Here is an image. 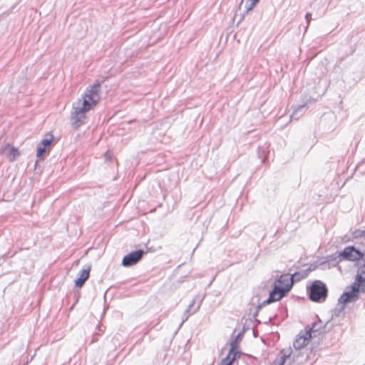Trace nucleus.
<instances>
[{"instance_id": "nucleus-15", "label": "nucleus", "mask_w": 365, "mask_h": 365, "mask_svg": "<svg viewBox=\"0 0 365 365\" xmlns=\"http://www.w3.org/2000/svg\"><path fill=\"white\" fill-rule=\"evenodd\" d=\"M326 327H327V324L323 327L324 330L321 331V329L322 328V322L321 321H319L318 322H314V323H313L312 327L310 328V329L309 331H307V332H309L312 334V333L320 331V332L322 333L323 331H325Z\"/></svg>"}, {"instance_id": "nucleus-26", "label": "nucleus", "mask_w": 365, "mask_h": 365, "mask_svg": "<svg viewBox=\"0 0 365 365\" xmlns=\"http://www.w3.org/2000/svg\"><path fill=\"white\" fill-rule=\"evenodd\" d=\"M344 306H342V307L340 308V309H339V312H343V310H344Z\"/></svg>"}, {"instance_id": "nucleus-25", "label": "nucleus", "mask_w": 365, "mask_h": 365, "mask_svg": "<svg viewBox=\"0 0 365 365\" xmlns=\"http://www.w3.org/2000/svg\"><path fill=\"white\" fill-rule=\"evenodd\" d=\"M200 304H201V302H200L198 304V305L193 309L192 314L195 313L197 311H198V309H200Z\"/></svg>"}, {"instance_id": "nucleus-7", "label": "nucleus", "mask_w": 365, "mask_h": 365, "mask_svg": "<svg viewBox=\"0 0 365 365\" xmlns=\"http://www.w3.org/2000/svg\"><path fill=\"white\" fill-rule=\"evenodd\" d=\"M144 254L145 252L143 250H138L131 252L130 253L124 256L122 260V264L124 267L133 266L137 264L142 259Z\"/></svg>"}, {"instance_id": "nucleus-14", "label": "nucleus", "mask_w": 365, "mask_h": 365, "mask_svg": "<svg viewBox=\"0 0 365 365\" xmlns=\"http://www.w3.org/2000/svg\"><path fill=\"white\" fill-rule=\"evenodd\" d=\"M308 270L294 272L293 274L291 275L292 282H298L302 279L306 278L308 276Z\"/></svg>"}, {"instance_id": "nucleus-16", "label": "nucleus", "mask_w": 365, "mask_h": 365, "mask_svg": "<svg viewBox=\"0 0 365 365\" xmlns=\"http://www.w3.org/2000/svg\"><path fill=\"white\" fill-rule=\"evenodd\" d=\"M355 277L356 280L365 282V264L359 267L358 272Z\"/></svg>"}, {"instance_id": "nucleus-5", "label": "nucleus", "mask_w": 365, "mask_h": 365, "mask_svg": "<svg viewBox=\"0 0 365 365\" xmlns=\"http://www.w3.org/2000/svg\"><path fill=\"white\" fill-rule=\"evenodd\" d=\"M287 292L288 289H281L277 286L276 283H274V288L270 292L269 297L257 307V312H258L262 307L280 300Z\"/></svg>"}, {"instance_id": "nucleus-13", "label": "nucleus", "mask_w": 365, "mask_h": 365, "mask_svg": "<svg viewBox=\"0 0 365 365\" xmlns=\"http://www.w3.org/2000/svg\"><path fill=\"white\" fill-rule=\"evenodd\" d=\"M363 282L358 281L355 279V281L351 284L350 290L355 292L357 294H359V292L361 288L362 289V292L365 291V285L362 284Z\"/></svg>"}, {"instance_id": "nucleus-21", "label": "nucleus", "mask_w": 365, "mask_h": 365, "mask_svg": "<svg viewBox=\"0 0 365 365\" xmlns=\"http://www.w3.org/2000/svg\"><path fill=\"white\" fill-rule=\"evenodd\" d=\"M235 359L236 353L235 354V356H232V358H228V356H226V358L223 359L220 365H231Z\"/></svg>"}, {"instance_id": "nucleus-6", "label": "nucleus", "mask_w": 365, "mask_h": 365, "mask_svg": "<svg viewBox=\"0 0 365 365\" xmlns=\"http://www.w3.org/2000/svg\"><path fill=\"white\" fill-rule=\"evenodd\" d=\"M310 338L311 334L306 332L305 335H298L293 343L294 349L293 351L302 356V358H304V360H307V356H304L302 350L307 345Z\"/></svg>"}, {"instance_id": "nucleus-8", "label": "nucleus", "mask_w": 365, "mask_h": 365, "mask_svg": "<svg viewBox=\"0 0 365 365\" xmlns=\"http://www.w3.org/2000/svg\"><path fill=\"white\" fill-rule=\"evenodd\" d=\"M0 154L5 155L10 162L14 161L19 155L18 150L9 144L0 149Z\"/></svg>"}, {"instance_id": "nucleus-12", "label": "nucleus", "mask_w": 365, "mask_h": 365, "mask_svg": "<svg viewBox=\"0 0 365 365\" xmlns=\"http://www.w3.org/2000/svg\"><path fill=\"white\" fill-rule=\"evenodd\" d=\"M242 334L239 333L234 340H232L230 342V349L229 351V353L227 356L228 358H232V356H235V354L236 353V356L239 354V352L237 351L238 346L237 343L241 339Z\"/></svg>"}, {"instance_id": "nucleus-1", "label": "nucleus", "mask_w": 365, "mask_h": 365, "mask_svg": "<svg viewBox=\"0 0 365 365\" xmlns=\"http://www.w3.org/2000/svg\"><path fill=\"white\" fill-rule=\"evenodd\" d=\"M100 93L101 83L97 81L89 86L86 89L82 98L73 103L71 118L76 128L81 124L83 119L86 117V113L98 103L101 98Z\"/></svg>"}, {"instance_id": "nucleus-11", "label": "nucleus", "mask_w": 365, "mask_h": 365, "mask_svg": "<svg viewBox=\"0 0 365 365\" xmlns=\"http://www.w3.org/2000/svg\"><path fill=\"white\" fill-rule=\"evenodd\" d=\"M359 294H357L351 290H347L341 295L339 299V302L346 304L347 303L356 301L359 299Z\"/></svg>"}, {"instance_id": "nucleus-10", "label": "nucleus", "mask_w": 365, "mask_h": 365, "mask_svg": "<svg viewBox=\"0 0 365 365\" xmlns=\"http://www.w3.org/2000/svg\"><path fill=\"white\" fill-rule=\"evenodd\" d=\"M275 283L281 289H288V292L292 289L293 284L292 277L288 274H282Z\"/></svg>"}, {"instance_id": "nucleus-18", "label": "nucleus", "mask_w": 365, "mask_h": 365, "mask_svg": "<svg viewBox=\"0 0 365 365\" xmlns=\"http://www.w3.org/2000/svg\"><path fill=\"white\" fill-rule=\"evenodd\" d=\"M304 109H305V105L299 106L294 110V111L293 112L292 115H290V118L291 119L293 118H299V116L302 115V113L304 111Z\"/></svg>"}, {"instance_id": "nucleus-19", "label": "nucleus", "mask_w": 365, "mask_h": 365, "mask_svg": "<svg viewBox=\"0 0 365 365\" xmlns=\"http://www.w3.org/2000/svg\"><path fill=\"white\" fill-rule=\"evenodd\" d=\"M48 138H46L43 139L41 143H39L42 146L45 147L46 149L49 148L51 145L52 141L53 140V135H47Z\"/></svg>"}, {"instance_id": "nucleus-3", "label": "nucleus", "mask_w": 365, "mask_h": 365, "mask_svg": "<svg viewBox=\"0 0 365 365\" xmlns=\"http://www.w3.org/2000/svg\"><path fill=\"white\" fill-rule=\"evenodd\" d=\"M295 353L289 347L288 349H282L279 354V358L276 359L272 365H292L293 364H300L304 360V358Z\"/></svg>"}, {"instance_id": "nucleus-4", "label": "nucleus", "mask_w": 365, "mask_h": 365, "mask_svg": "<svg viewBox=\"0 0 365 365\" xmlns=\"http://www.w3.org/2000/svg\"><path fill=\"white\" fill-rule=\"evenodd\" d=\"M307 292L310 300L319 303L326 300L328 294L326 284L319 280L314 281L309 287Z\"/></svg>"}, {"instance_id": "nucleus-23", "label": "nucleus", "mask_w": 365, "mask_h": 365, "mask_svg": "<svg viewBox=\"0 0 365 365\" xmlns=\"http://www.w3.org/2000/svg\"><path fill=\"white\" fill-rule=\"evenodd\" d=\"M311 16H312V14L310 13H307L305 16V19L307 21V25L309 24V22L311 21Z\"/></svg>"}, {"instance_id": "nucleus-9", "label": "nucleus", "mask_w": 365, "mask_h": 365, "mask_svg": "<svg viewBox=\"0 0 365 365\" xmlns=\"http://www.w3.org/2000/svg\"><path fill=\"white\" fill-rule=\"evenodd\" d=\"M91 269V266L88 264L83 267L82 269L78 274V278L75 280L76 287H81L85 284L86 281L89 277Z\"/></svg>"}, {"instance_id": "nucleus-20", "label": "nucleus", "mask_w": 365, "mask_h": 365, "mask_svg": "<svg viewBox=\"0 0 365 365\" xmlns=\"http://www.w3.org/2000/svg\"><path fill=\"white\" fill-rule=\"evenodd\" d=\"M259 0H247V3L245 6V14H248L249 11H252Z\"/></svg>"}, {"instance_id": "nucleus-2", "label": "nucleus", "mask_w": 365, "mask_h": 365, "mask_svg": "<svg viewBox=\"0 0 365 365\" xmlns=\"http://www.w3.org/2000/svg\"><path fill=\"white\" fill-rule=\"evenodd\" d=\"M337 255H331L329 257V261L334 262L333 264H338L341 260L345 259L349 261H358L362 259L364 256V253L356 249L354 246H349L344 249V250Z\"/></svg>"}, {"instance_id": "nucleus-24", "label": "nucleus", "mask_w": 365, "mask_h": 365, "mask_svg": "<svg viewBox=\"0 0 365 365\" xmlns=\"http://www.w3.org/2000/svg\"><path fill=\"white\" fill-rule=\"evenodd\" d=\"M359 234L357 235L358 237H365V230L362 231H359Z\"/></svg>"}, {"instance_id": "nucleus-22", "label": "nucleus", "mask_w": 365, "mask_h": 365, "mask_svg": "<svg viewBox=\"0 0 365 365\" xmlns=\"http://www.w3.org/2000/svg\"><path fill=\"white\" fill-rule=\"evenodd\" d=\"M46 148L41 145L38 144L36 150V156L40 158L46 151Z\"/></svg>"}, {"instance_id": "nucleus-17", "label": "nucleus", "mask_w": 365, "mask_h": 365, "mask_svg": "<svg viewBox=\"0 0 365 365\" xmlns=\"http://www.w3.org/2000/svg\"><path fill=\"white\" fill-rule=\"evenodd\" d=\"M195 304V299H193L192 300V302H190V304H189V306L187 307V308L185 310V312H184V316H185V318L182 319V322L180 323V327L182 325V324L187 320L188 317H189V314L188 313L190 312H191L192 310V308L194 307Z\"/></svg>"}]
</instances>
